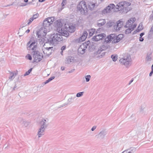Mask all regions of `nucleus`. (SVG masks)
Returning a JSON list of instances; mask_svg holds the SVG:
<instances>
[{
  "label": "nucleus",
  "mask_w": 153,
  "mask_h": 153,
  "mask_svg": "<svg viewBox=\"0 0 153 153\" xmlns=\"http://www.w3.org/2000/svg\"><path fill=\"white\" fill-rule=\"evenodd\" d=\"M17 74V73L15 72H10V76L9 77V79L11 80H13Z\"/></svg>",
  "instance_id": "obj_26"
},
{
  "label": "nucleus",
  "mask_w": 153,
  "mask_h": 153,
  "mask_svg": "<svg viewBox=\"0 0 153 153\" xmlns=\"http://www.w3.org/2000/svg\"><path fill=\"white\" fill-rule=\"evenodd\" d=\"M150 19H153V10L152 11V13L150 16Z\"/></svg>",
  "instance_id": "obj_48"
},
{
  "label": "nucleus",
  "mask_w": 153,
  "mask_h": 153,
  "mask_svg": "<svg viewBox=\"0 0 153 153\" xmlns=\"http://www.w3.org/2000/svg\"><path fill=\"white\" fill-rule=\"evenodd\" d=\"M153 33V26H152L150 30V31L149 33L148 36H151V35Z\"/></svg>",
  "instance_id": "obj_35"
},
{
  "label": "nucleus",
  "mask_w": 153,
  "mask_h": 153,
  "mask_svg": "<svg viewBox=\"0 0 153 153\" xmlns=\"http://www.w3.org/2000/svg\"><path fill=\"white\" fill-rule=\"evenodd\" d=\"M115 5L114 4H111L109 5L107 7L103 10L102 12L104 14L107 13H110L111 10L113 9Z\"/></svg>",
  "instance_id": "obj_16"
},
{
  "label": "nucleus",
  "mask_w": 153,
  "mask_h": 153,
  "mask_svg": "<svg viewBox=\"0 0 153 153\" xmlns=\"http://www.w3.org/2000/svg\"><path fill=\"white\" fill-rule=\"evenodd\" d=\"M145 107H141V109H140V112L141 113L143 114L144 111V109L145 108Z\"/></svg>",
  "instance_id": "obj_42"
},
{
  "label": "nucleus",
  "mask_w": 153,
  "mask_h": 153,
  "mask_svg": "<svg viewBox=\"0 0 153 153\" xmlns=\"http://www.w3.org/2000/svg\"><path fill=\"white\" fill-rule=\"evenodd\" d=\"M74 59L73 57L69 56L66 58V62L67 63L70 64L73 62L74 61Z\"/></svg>",
  "instance_id": "obj_23"
},
{
  "label": "nucleus",
  "mask_w": 153,
  "mask_h": 153,
  "mask_svg": "<svg viewBox=\"0 0 153 153\" xmlns=\"http://www.w3.org/2000/svg\"><path fill=\"white\" fill-rule=\"evenodd\" d=\"M95 6V4L93 2H90L88 3V9L91 10H92L94 9Z\"/></svg>",
  "instance_id": "obj_21"
},
{
  "label": "nucleus",
  "mask_w": 153,
  "mask_h": 153,
  "mask_svg": "<svg viewBox=\"0 0 153 153\" xmlns=\"http://www.w3.org/2000/svg\"><path fill=\"white\" fill-rule=\"evenodd\" d=\"M77 10L82 15H85L88 12V8L86 2L83 0L80 1L77 5Z\"/></svg>",
  "instance_id": "obj_8"
},
{
  "label": "nucleus",
  "mask_w": 153,
  "mask_h": 153,
  "mask_svg": "<svg viewBox=\"0 0 153 153\" xmlns=\"http://www.w3.org/2000/svg\"><path fill=\"white\" fill-rule=\"evenodd\" d=\"M55 78V76H53L49 78L48 79L50 81V82L53 79H54Z\"/></svg>",
  "instance_id": "obj_45"
},
{
  "label": "nucleus",
  "mask_w": 153,
  "mask_h": 153,
  "mask_svg": "<svg viewBox=\"0 0 153 153\" xmlns=\"http://www.w3.org/2000/svg\"><path fill=\"white\" fill-rule=\"evenodd\" d=\"M16 87H17V86L16 85V84L15 83V86H14V87H13V88L12 91L15 90V88H16Z\"/></svg>",
  "instance_id": "obj_49"
},
{
  "label": "nucleus",
  "mask_w": 153,
  "mask_h": 153,
  "mask_svg": "<svg viewBox=\"0 0 153 153\" xmlns=\"http://www.w3.org/2000/svg\"><path fill=\"white\" fill-rule=\"evenodd\" d=\"M151 69H152V70L153 71V64H152V66Z\"/></svg>",
  "instance_id": "obj_59"
},
{
  "label": "nucleus",
  "mask_w": 153,
  "mask_h": 153,
  "mask_svg": "<svg viewBox=\"0 0 153 153\" xmlns=\"http://www.w3.org/2000/svg\"><path fill=\"white\" fill-rule=\"evenodd\" d=\"M143 29L142 27V24H140L139 25L138 27V30H141Z\"/></svg>",
  "instance_id": "obj_39"
},
{
  "label": "nucleus",
  "mask_w": 153,
  "mask_h": 153,
  "mask_svg": "<svg viewBox=\"0 0 153 153\" xmlns=\"http://www.w3.org/2000/svg\"><path fill=\"white\" fill-rule=\"evenodd\" d=\"M87 35L88 33L87 31H84L81 37L78 39H75V42L76 43H79L82 42L86 39Z\"/></svg>",
  "instance_id": "obj_13"
},
{
  "label": "nucleus",
  "mask_w": 153,
  "mask_h": 153,
  "mask_svg": "<svg viewBox=\"0 0 153 153\" xmlns=\"http://www.w3.org/2000/svg\"><path fill=\"white\" fill-rule=\"evenodd\" d=\"M85 42L80 45L78 49V53L79 54H83L85 52L88 46H89L88 42Z\"/></svg>",
  "instance_id": "obj_10"
},
{
  "label": "nucleus",
  "mask_w": 153,
  "mask_h": 153,
  "mask_svg": "<svg viewBox=\"0 0 153 153\" xmlns=\"http://www.w3.org/2000/svg\"><path fill=\"white\" fill-rule=\"evenodd\" d=\"M152 57L150 55L147 54L146 59V60L147 61L149 62L152 60Z\"/></svg>",
  "instance_id": "obj_30"
},
{
  "label": "nucleus",
  "mask_w": 153,
  "mask_h": 153,
  "mask_svg": "<svg viewBox=\"0 0 153 153\" xmlns=\"http://www.w3.org/2000/svg\"><path fill=\"white\" fill-rule=\"evenodd\" d=\"M33 69V68H30V69H29L28 71L27 72H26L24 74V76H27V75H28L32 71V70Z\"/></svg>",
  "instance_id": "obj_34"
},
{
  "label": "nucleus",
  "mask_w": 153,
  "mask_h": 153,
  "mask_svg": "<svg viewBox=\"0 0 153 153\" xmlns=\"http://www.w3.org/2000/svg\"><path fill=\"white\" fill-rule=\"evenodd\" d=\"M31 2H29L28 3V4H31Z\"/></svg>",
  "instance_id": "obj_64"
},
{
  "label": "nucleus",
  "mask_w": 153,
  "mask_h": 153,
  "mask_svg": "<svg viewBox=\"0 0 153 153\" xmlns=\"http://www.w3.org/2000/svg\"><path fill=\"white\" fill-rule=\"evenodd\" d=\"M24 1L25 2H27L28 1V0H24Z\"/></svg>",
  "instance_id": "obj_60"
},
{
  "label": "nucleus",
  "mask_w": 153,
  "mask_h": 153,
  "mask_svg": "<svg viewBox=\"0 0 153 153\" xmlns=\"http://www.w3.org/2000/svg\"><path fill=\"white\" fill-rule=\"evenodd\" d=\"M134 80V79L132 78L131 80H130L128 83V85H130V84L133 82Z\"/></svg>",
  "instance_id": "obj_50"
},
{
  "label": "nucleus",
  "mask_w": 153,
  "mask_h": 153,
  "mask_svg": "<svg viewBox=\"0 0 153 153\" xmlns=\"http://www.w3.org/2000/svg\"><path fill=\"white\" fill-rule=\"evenodd\" d=\"M108 42H106L105 41L103 45L100 47L99 49L94 53L95 58L100 59L102 58L105 55V52H103L107 49L109 48L110 46L108 45Z\"/></svg>",
  "instance_id": "obj_2"
},
{
  "label": "nucleus",
  "mask_w": 153,
  "mask_h": 153,
  "mask_svg": "<svg viewBox=\"0 0 153 153\" xmlns=\"http://www.w3.org/2000/svg\"><path fill=\"white\" fill-rule=\"evenodd\" d=\"M65 105V104H64V105H61V106H60V107H63V106H64V105Z\"/></svg>",
  "instance_id": "obj_63"
},
{
  "label": "nucleus",
  "mask_w": 153,
  "mask_h": 153,
  "mask_svg": "<svg viewBox=\"0 0 153 153\" xmlns=\"http://www.w3.org/2000/svg\"><path fill=\"white\" fill-rule=\"evenodd\" d=\"M63 51L61 50V52H60V53H61V54L62 55V53H63Z\"/></svg>",
  "instance_id": "obj_61"
},
{
  "label": "nucleus",
  "mask_w": 153,
  "mask_h": 153,
  "mask_svg": "<svg viewBox=\"0 0 153 153\" xmlns=\"http://www.w3.org/2000/svg\"><path fill=\"white\" fill-rule=\"evenodd\" d=\"M75 27L73 25H68V27L67 28L66 30L71 33L74 32L75 31Z\"/></svg>",
  "instance_id": "obj_22"
},
{
  "label": "nucleus",
  "mask_w": 153,
  "mask_h": 153,
  "mask_svg": "<svg viewBox=\"0 0 153 153\" xmlns=\"http://www.w3.org/2000/svg\"><path fill=\"white\" fill-rule=\"evenodd\" d=\"M30 122L26 121V120L23 121L22 123L23 125L24 126L26 127H27L30 125Z\"/></svg>",
  "instance_id": "obj_28"
},
{
  "label": "nucleus",
  "mask_w": 153,
  "mask_h": 153,
  "mask_svg": "<svg viewBox=\"0 0 153 153\" xmlns=\"http://www.w3.org/2000/svg\"><path fill=\"white\" fill-rule=\"evenodd\" d=\"M85 78L86 79V81L87 82H88L90 80V79L91 78V76L89 75H88L87 76H85Z\"/></svg>",
  "instance_id": "obj_33"
},
{
  "label": "nucleus",
  "mask_w": 153,
  "mask_h": 153,
  "mask_svg": "<svg viewBox=\"0 0 153 153\" xmlns=\"http://www.w3.org/2000/svg\"><path fill=\"white\" fill-rule=\"evenodd\" d=\"M153 74V71L152 70L151 72H150V73L149 74V76H151Z\"/></svg>",
  "instance_id": "obj_51"
},
{
  "label": "nucleus",
  "mask_w": 153,
  "mask_h": 153,
  "mask_svg": "<svg viewBox=\"0 0 153 153\" xmlns=\"http://www.w3.org/2000/svg\"><path fill=\"white\" fill-rule=\"evenodd\" d=\"M33 57L35 61L38 62L41 60L43 57V55L42 53L35 51L33 55Z\"/></svg>",
  "instance_id": "obj_12"
},
{
  "label": "nucleus",
  "mask_w": 153,
  "mask_h": 153,
  "mask_svg": "<svg viewBox=\"0 0 153 153\" xmlns=\"http://www.w3.org/2000/svg\"><path fill=\"white\" fill-rule=\"evenodd\" d=\"M118 56L116 55H112L111 56V57L113 61H116L117 59Z\"/></svg>",
  "instance_id": "obj_29"
},
{
  "label": "nucleus",
  "mask_w": 153,
  "mask_h": 153,
  "mask_svg": "<svg viewBox=\"0 0 153 153\" xmlns=\"http://www.w3.org/2000/svg\"><path fill=\"white\" fill-rule=\"evenodd\" d=\"M36 43L34 37H31L30 41L27 44V49L29 50H36Z\"/></svg>",
  "instance_id": "obj_9"
},
{
  "label": "nucleus",
  "mask_w": 153,
  "mask_h": 153,
  "mask_svg": "<svg viewBox=\"0 0 153 153\" xmlns=\"http://www.w3.org/2000/svg\"><path fill=\"white\" fill-rule=\"evenodd\" d=\"M84 93V92H82L78 93L76 94V97H81L83 95Z\"/></svg>",
  "instance_id": "obj_32"
},
{
  "label": "nucleus",
  "mask_w": 153,
  "mask_h": 153,
  "mask_svg": "<svg viewBox=\"0 0 153 153\" xmlns=\"http://www.w3.org/2000/svg\"><path fill=\"white\" fill-rule=\"evenodd\" d=\"M139 40L140 41L143 42L144 40V39L143 38H142V37H140Z\"/></svg>",
  "instance_id": "obj_47"
},
{
  "label": "nucleus",
  "mask_w": 153,
  "mask_h": 153,
  "mask_svg": "<svg viewBox=\"0 0 153 153\" xmlns=\"http://www.w3.org/2000/svg\"><path fill=\"white\" fill-rule=\"evenodd\" d=\"M107 134V131L105 130H102L96 136V137L100 140H103Z\"/></svg>",
  "instance_id": "obj_14"
},
{
  "label": "nucleus",
  "mask_w": 153,
  "mask_h": 153,
  "mask_svg": "<svg viewBox=\"0 0 153 153\" xmlns=\"http://www.w3.org/2000/svg\"><path fill=\"white\" fill-rule=\"evenodd\" d=\"M106 22L105 19H101L98 21L97 22L98 26L99 27L101 26L104 25L105 23Z\"/></svg>",
  "instance_id": "obj_24"
},
{
  "label": "nucleus",
  "mask_w": 153,
  "mask_h": 153,
  "mask_svg": "<svg viewBox=\"0 0 153 153\" xmlns=\"http://www.w3.org/2000/svg\"><path fill=\"white\" fill-rule=\"evenodd\" d=\"M34 20V19H33V18L31 17L28 20L29 22L27 23V25H30Z\"/></svg>",
  "instance_id": "obj_40"
},
{
  "label": "nucleus",
  "mask_w": 153,
  "mask_h": 153,
  "mask_svg": "<svg viewBox=\"0 0 153 153\" xmlns=\"http://www.w3.org/2000/svg\"><path fill=\"white\" fill-rule=\"evenodd\" d=\"M105 36V35L103 33L97 34L92 38L93 40L95 41H97L100 40L102 39Z\"/></svg>",
  "instance_id": "obj_15"
},
{
  "label": "nucleus",
  "mask_w": 153,
  "mask_h": 153,
  "mask_svg": "<svg viewBox=\"0 0 153 153\" xmlns=\"http://www.w3.org/2000/svg\"><path fill=\"white\" fill-rule=\"evenodd\" d=\"M26 58L29 60L32 59V57L30 54H28L26 56Z\"/></svg>",
  "instance_id": "obj_41"
},
{
  "label": "nucleus",
  "mask_w": 153,
  "mask_h": 153,
  "mask_svg": "<svg viewBox=\"0 0 153 153\" xmlns=\"http://www.w3.org/2000/svg\"><path fill=\"white\" fill-rule=\"evenodd\" d=\"M50 81H49V79H48V80H46L45 82H44V83H45V84L47 83H48Z\"/></svg>",
  "instance_id": "obj_52"
},
{
  "label": "nucleus",
  "mask_w": 153,
  "mask_h": 153,
  "mask_svg": "<svg viewBox=\"0 0 153 153\" xmlns=\"http://www.w3.org/2000/svg\"><path fill=\"white\" fill-rule=\"evenodd\" d=\"M66 0H62V9H63L64 7L63 6L66 4Z\"/></svg>",
  "instance_id": "obj_37"
},
{
  "label": "nucleus",
  "mask_w": 153,
  "mask_h": 153,
  "mask_svg": "<svg viewBox=\"0 0 153 153\" xmlns=\"http://www.w3.org/2000/svg\"><path fill=\"white\" fill-rule=\"evenodd\" d=\"M136 25H137L134 24L133 25L132 24L131 25V26L130 27L131 28H133L132 30H133L136 27Z\"/></svg>",
  "instance_id": "obj_43"
},
{
  "label": "nucleus",
  "mask_w": 153,
  "mask_h": 153,
  "mask_svg": "<svg viewBox=\"0 0 153 153\" xmlns=\"http://www.w3.org/2000/svg\"><path fill=\"white\" fill-rule=\"evenodd\" d=\"M135 20L136 19L135 18H131L127 22H126L125 27H130L131 26V25Z\"/></svg>",
  "instance_id": "obj_17"
},
{
  "label": "nucleus",
  "mask_w": 153,
  "mask_h": 153,
  "mask_svg": "<svg viewBox=\"0 0 153 153\" xmlns=\"http://www.w3.org/2000/svg\"><path fill=\"white\" fill-rule=\"evenodd\" d=\"M65 67L63 66H62L61 67V69L63 71L65 69Z\"/></svg>",
  "instance_id": "obj_54"
},
{
  "label": "nucleus",
  "mask_w": 153,
  "mask_h": 153,
  "mask_svg": "<svg viewBox=\"0 0 153 153\" xmlns=\"http://www.w3.org/2000/svg\"><path fill=\"white\" fill-rule=\"evenodd\" d=\"M45 0H39V1L40 2H42L44 1Z\"/></svg>",
  "instance_id": "obj_58"
},
{
  "label": "nucleus",
  "mask_w": 153,
  "mask_h": 153,
  "mask_svg": "<svg viewBox=\"0 0 153 153\" xmlns=\"http://www.w3.org/2000/svg\"><path fill=\"white\" fill-rule=\"evenodd\" d=\"M123 21L119 20L117 22V25L114 26V28L116 29L117 31L120 30V28L123 25Z\"/></svg>",
  "instance_id": "obj_18"
},
{
  "label": "nucleus",
  "mask_w": 153,
  "mask_h": 153,
  "mask_svg": "<svg viewBox=\"0 0 153 153\" xmlns=\"http://www.w3.org/2000/svg\"><path fill=\"white\" fill-rule=\"evenodd\" d=\"M100 29L99 28V30L98 29L96 31L97 34L98 33H99V31Z\"/></svg>",
  "instance_id": "obj_56"
},
{
  "label": "nucleus",
  "mask_w": 153,
  "mask_h": 153,
  "mask_svg": "<svg viewBox=\"0 0 153 153\" xmlns=\"http://www.w3.org/2000/svg\"><path fill=\"white\" fill-rule=\"evenodd\" d=\"M39 16V14L38 13H36L35 14H34L33 16H32V18H33V19H34L37 18Z\"/></svg>",
  "instance_id": "obj_38"
},
{
  "label": "nucleus",
  "mask_w": 153,
  "mask_h": 153,
  "mask_svg": "<svg viewBox=\"0 0 153 153\" xmlns=\"http://www.w3.org/2000/svg\"><path fill=\"white\" fill-rule=\"evenodd\" d=\"M95 30L94 29H92L88 30L89 35L90 36H92L95 32Z\"/></svg>",
  "instance_id": "obj_27"
},
{
  "label": "nucleus",
  "mask_w": 153,
  "mask_h": 153,
  "mask_svg": "<svg viewBox=\"0 0 153 153\" xmlns=\"http://www.w3.org/2000/svg\"><path fill=\"white\" fill-rule=\"evenodd\" d=\"M136 150V148L131 147L123 151L124 153H134Z\"/></svg>",
  "instance_id": "obj_19"
},
{
  "label": "nucleus",
  "mask_w": 153,
  "mask_h": 153,
  "mask_svg": "<svg viewBox=\"0 0 153 153\" xmlns=\"http://www.w3.org/2000/svg\"><path fill=\"white\" fill-rule=\"evenodd\" d=\"M63 38L62 35L59 33L53 34L51 35L48 39V42L53 45L56 44L58 42L62 41Z\"/></svg>",
  "instance_id": "obj_5"
},
{
  "label": "nucleus",
  "mask_w": 153,
  "mask_h": 153,
  "mask_svg": "<svg viewBox=\"0 0 153 153\" xmlns=\"http://www.w3.org/2000/svg\"><path fill=\"white\" fill-rule=\"evenodd\" d=\"M30 30L29 29L27 30L25 32L27 33H28L30 32Z\"/></svg>",
  "instance_id": "obj_55"
},
{
  "label": "nucleus",
  "mask_w": 153,
  "mask_h": 153,
  "mask_svg": "<svg viewBox=\"0 0 153 153\" xmlns=\"http://www.w3.org/2000/svg\"><path fill=\"white\" fill-rule=\"evenodd\" d=\"M75 98L76 96L74 94H71L69 96V98L68 100V104L71 103L72 101Z\"/></svg>",
  "instance_id": "obj_20"
},
{
  "label": "nucleus",
  "mask_w": 153,
  "mask_h": 153,
  "mask_svg": "<svg viewBox=\"0 0 153 153\" xmlns=\"http://www.w3.org/2000/svg\"><path fill=\"white\" fill-rule=\"evenodd\" d=\"M96 128V126H93V127L91 128V130L92 131H93Z\"/></svg>",
  "instance_id": "obj_46"
},
{
  "label": "nucleus",
  "mask_w": 153,
  "mask_h": 153,
  "mask_svg": "<svg viewBox=\"0 0 153 153\" xmlns=\"http://www.w3.org/2000/svg\"><path fill=\"white\" fill-rule=\"evenodd\" d=\"M49 124V120L48 119H42L40 123L39 128L38 130L37 135L40 138L44 135L45 129Z\"/></svg>",
  "instance_id": "obj_3"
},
{
  "label": "nucleus",
  "mask_w": 153,
  "mask_h": 153,
  "mask_svg": "<svg viewBox=\"0 0 153 153\" xmlns=\"http://www.w3.org/2000/svg\"><path fill=\"white\" fill-rule=\"evenodd\" d=\"M144 34V33H142L140 34V37H142V36Z\"/></svg>",
  "instance_id": "obj_53"
},
{
  "label": "nucleus",
  "mask_w": 153,
  "mask_h": 153,
  "mask_svg": "<svg viewBox=\"0 0 153 153\" xmlns=\"http://www.w3.org/2000/svg\"><path fill=\"white\" fill-rule=\"evenodd\" d=\"M128 27V28L125 31V33L126 34H128L131 33V31L133 30H132L133 28H131V27Z\"/></svg>",
  "instance_id": "obj_31"
},
{
  "label": "nucleus",
  "mask_w": 153,
  "mask_h": 153,
  "mask_svg": "<svg viewBox=\"0 0 153 153\" xmlns=\"http://www.w3.org/2000/svg\"><path fill=\"white\" fill-rule=\"evenodd\" d=\"M54 21L53 17H49L46 18L44 21L43 23V27L41 28L39 31L36 33L39 42L42 44L44 42V37L47 32L49 31V27Z\"/></svg>",
  "instance_id": "obj_1"
},
{
  "label": "nucleus",
  "mask_w": 153,
  "mask_h": 153,
  "mask_svg": "<svg viewBox=\"0 0 153 153\" xmlns=\"http://www.w3.org/2000/svg\"><path fill=\"white\" fill-rule=\"evenodd\" d=\"M123 37L124 36L122 34H120L117 36L115 34H113L107 37L105 40L107 42L111 41L112 43H116L120 41Z\"/></svg>",
  "instance_id": "obj_6"
},
{
  "label": "nucleus",
  "mask_w": 153,
  "mask_h": 153,
  "mask_svg": "<svg viewBox=\"0 0 153 153\" xmlns=\"http://www.w3.org/2000/svg\"><path fill=\"white\" fill-rule=\"evenodd\" d=\"M46 43L43 45L42 48V50L44 54L46 56H49L52 53L53 47H48L46 46Z\"/></svg>",
  "instance_id": "obj_11"
},
{
  "label": "nucleus",
  "mask_w": 153,
  "mask_h": 153,
  "mask_svg": "<svg viewBox=\"0 0 153 153\" xmlns=\"http://www.w3.org/2000/svg\"><path fill=\"white\" fill-rule=\"evenodd\" d=\"M63 33L62 35L66 37H67L69 36V33L67 31H64L63 32H62Z\"/></svg>",
  "instance_id": "obj_36"
},
{
  "label": "nucleus",
  "mask_w": 153,
  "mask_h": 153,
  "mask_svg": "<svg viewBox=\"0 0 153 153\" xmlns=\"http://www.w3.org/2000/svg\"><path fill=\"white\" fill-rule=\"evenodd\" d=\"M131 61V58L130 55L128 53H126L123 54L122 57L121 58L119 61L121 64L128 67L131 65L130 62Z\"/></svg>",
  "instance_id": "obj_7"
},
{
  "label": "nucleus",
  "mask_w": 153,
  "mask_h": 153,
  "mask_svg": "<svg viewBox=\"0 0 153 153\" xmlns=\"http://www.w3.org/2000/svg\"><path fill=\"white\" fill-rule=\"evenodd\" d=\"M131 3L129 2L123 1L120 2L117 4L115 10V11H120L122 12L127 13L129 10H128V6H130Z\"/></svg>",
  "instance_id": "obj_4"
},
{
  "label": "nucleus",
  "mask_w": 153,
  "mask_h": 153,
  "mask_svg": "<svg viewBox=\"0 0 153 153\" xmlns=\"http://www.w3.org/2000/svg\"><path fill=\"white\" fill-rule=\"evenodd\" d=\"M54 23L56 26L58 28L60 27L63 26L62 23L59 20H57Z\"/></svg>",
  "instance_id": "obj_25"
},
{
  "label": "nucleus",
  "mask_w": 153,
  "mask_h": 153,
  "mask_svg": "<svg viewBox=\"0 0 153 153\" xmlns=\"http://www.w3.org/2000/svg\"><path fill=\"white\" fill-rule=\"evenodd\" d=\"M66 48V46H64L62 47L61 48V50L62 51H63L64 50H65Z\"/></svg>",
  "instance_id": "obj_44"
},
{
  "label": "nucleus",
  "mask_w": 153,
  "mask_h": 153,
  "mask_svg": "<svg viewBox=\"0 0 153 153\" xmlns=\"http://www.w3.org/2000/svg\"><path fill=\"white\" fill-rule=\"evenodd\" d=\"M27 5L26 4H23L22 5H21V6H25Z\"/></svg>",
  "instance_id": "obj_62"
},
{
  "label": "nucleus",
  "mask_w": 153,
  "mask_h": 153,
  "mask_svg": "<svg viewBox=\"0 0 153 153\" xmlns=\"http://www.w3.org/2000/svg\"><path fill=\"white\" fill-rule=\"evenodd\" d=\"M73 70H71V71H69L68 72V73H72V72H73Z\"/></svg>",
  "instance_id": "obj_57"
}]
</instances>
